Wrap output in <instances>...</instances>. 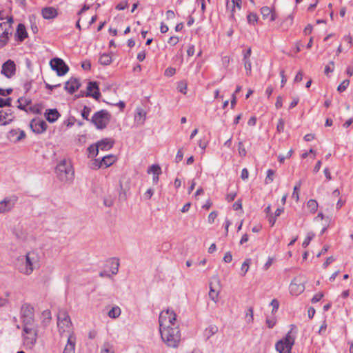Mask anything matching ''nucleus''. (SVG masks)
Here are the masks:
<instances>
[{"label":"nucleus","instance_id":"nucleus-1","mask_svg":"<svg viewBox=\"0 0 353 353\" xmlns=\"http://www.w3.org/2000/svg\"><path fill=\"white\" fill-rule=\"evenodd\" d=\"M159 332L163 342L170 347H178L181 341V332L176 321V314L172 310L161 312L159 317Z\"/></svg>","mask_w":353,"mask_h":353},{"label":"nucleus","instance_id":"nucleus-2","mask_svg":"<svg viewBox=\"0 0 353 353\" xmlns=\"http://www.w3.org/2000/svg\"><path fill=\"white\" fill-rule=\"evenodd\" d=\"M40 256L36 251H30L19 256L16 260V266L23 274L29 276L39 267Z\"/></svg>","mask_w":353,"mask_h":353},{"label":"nucleus","instance_id":"nucleus-3","mask_svg":"<svg viewBox=\"0 0 353 353\" xmlns=\"http://www.w3.org/2000/svg\"><path fill=\"white\" fill-rule=\"evenodd\" d=\"M23 343L26 348L32 349L37 343L38 327L35 323L28 321L23 325Z\"/></svg>","mask_w":353,"mask_h":353},{"label":"nucleus","instance_id":"nucleus-4","mask_svg":"<svg viewBox=\"0 0 353 353\" xmlns=\"http://www.w3.org/2000/svg\"><path fill=\"white\" fill-rule=\"evenodd\" d=\"M57 328L61 336L74 335L70 317L65 310L59 311L57 314Z\"/></svg>","mask_w":353,"mask_h":353},{"label":"nucleus","instance_id":"nucleus-5","mask_svg":"<svg viewBox=\"0 0 353 353\" xmlns=\"http://www.w3.org/2000/svg\"><path fill=\"white\" fill-rule=\"evenodd\" d=\"M57 177L64 182L71 181L74 178V170L70 161L61 160L56 167Z\"/></svg>","mask_w":353,"mask_h":353},{"label":"nucleus","instance_id":"nucleus-6","mask_svg":"<svg viewBox=\"0 0 353 353\" xmlns=\"http://www.w3.org/2000/svg\"><path fill=\"white\" fill-rule=\"evenodd\" d=\"M295 336L292 332H289L284 338L279 340L275 345L276 350L279 353H291L294 344Z\"/></svg>","mask_w":353,"mask_h":353},{"label":"nucleus","instance_id":"nucleus-7","mask_svg":"<svg viewBox=\"0 0 353 353\" xmlns=\"http://www.w3.org/2000/svg\"><path fill=\"white\" fill-rule=\"evenodd\" d=\"M12 17H8L6 21L0 22V46L3 47L9 41L12 33Z\"/></svg>","mask_w":353,"mask_h":353},{"label":"nucleus","instance_id":"nucleus-8","mask_svg":"<svg viewBox=\"0 0 353 353\" xmlns=\"http://www.w3.org/2000/svg\"><path fill=\"white\" fill-rule=\"evenodd\" d=\"M111 119V114L107 110H102L94 114L92 122L99 130H103L107 127Z\"/></svg>","mask_w":353,"mask_h":353},{"label":"nucleus","instance_id":"nucleus-9","mask_svg":"<svg viewBox=\"0 0 353 353\" xmlns=\"http://www.w3.org/2000/svg\"><path fill=\"white\" fill-rule=\"evenodd\" d=\"M209 287L208 296L214 303H217L219 301L220 293L222 289L221 281L217 276L212 278Z\"/></svg>","mask_w":353,"mask_h":353},{"label":"nucleus","instance_id":"nucleus-10","mask_svg":"<svg viewBox=\"0 0 353 353\" xmlns=\"http://www.w3.org/2000/svg\"><path fill=\"white\" fill-rule=\"evenodd\" d=\"M15 196H6L0 201V214H6L10 212L17 203Z\"/></svg>","mask_w":353,"mask_h":353},{"label":"nucleus","instance_id":"nucleus-11","mask_svg":"<svg viewBox=\"0 0 353 353\" xmlns=\"http://www.w3.org/2000/svg\"><path fill=\"white\" fill-rule=\"evenodd\" d=\"M51 68L56 71L58 76L65 75L69 70V68L60 58H53L50 61Z\"/></svg>","mask_w":353,"mask_h":353},{"label":"nucleus","instance_id":"nucleus-12","mask_svg":"<svg viewBox=\"0 0 353 353\" xmlns=\"http://www.w3.org/2000/svg\"><path fill=\"white\" fill-rule=\"evenodd\" d=\"M34 308L29 303H24L21 308V314L23 317V323L26 324V322L35 323L33 319Z\"/></svg>","mask_w":353,"mask_h":353},{"label":"nucleus","instance_id":"nucleus-13","mask_svg":"<svg viewBox=\"0 0 353 353\" xmlns=\"http://www.w3.org/2000/svg\"><path fill=\"white\" fill-rule=\"evenodd\" d=\"M30 127L34 132L41 134L47 130L48 125L43 120L36 118L32 119Z\"/></svg>","mask_w":353,"mask_h":353},{"label":"nucleus","instance_id":"nucleus-14","mask_svg":"<svg viewBox=\"0 0 353 353\" xmlns=\"http://www.w3.org/2000/svg\"><path fill=\"white\" fill-rule=\"evenodd\" d=\"M16 72V65L14 62L10 59L6 61L1 68V74L7 78L12 77Z\"/></svg>","mask_w":353,"mask_h":353},{"label":"nucleus","instance_id":"nucleus-15","mask_svg":"<svg viewBox=\"0 0 353 353\" xmlns=\"http://www.w3.org/2000/svg\"><path fill=\"white\" fill-rule=\"evenodd\" d=\"M117 160V158L114 155H108L104 157L100 162H98L97 160H94L92 163V167L94 168H99L100 167L104 166L105 168H108L112 165Z\"/></svg>","mask_w":353,"mask_h":353},{"label":"nucleus","instance_id":"nucleus-16","mask_svg":"<svg viewBox=\"0 0 353 353\" xmlns=\"http://www.w3.org/2000/svg\"><path fill=\"white\" fill-rule=\"evenodd\" d=\"M305 290L303 282L298 279H294L290 285V292L292 295L297 296L301 294Z\"/></svg>","mask_w":353,"mask_h":353},{"label":"nucleus","instance_id":"nucleus-17","mask_svg":"<svg viewBox=\"0 0 353 353\" xmlns=\"http://www.w3.org/2000/svg\"><path fill=\"white\" fill-rule=\"evenodd\" d=\"M14 118L15 117L11 110H0V125H6L14 121Z\"/></svg>","mask_w":353,"mask_h":353},{"label":"nucleus","instance_id":"nucleus-18","mask_svg":"<svg viewBox=\"0 0 353 353\" xmlns=\"http://www.w3.org/2000/svg\"><path fill=\"white\" fill-rule=\"evenodd\" d=\"M86 96L92 97L95 99H99L100 98L101 94L99 92V84L97 82H88Z\"/></svg>","mask_w":353,"mask_h":353},{"label":"nucleus","instance_id":"nucleus-19","mask_svg":"<svg viewBox=\"0 0 353 353\" xmlns=\"http://www.w3.org/2000/svg\"><path fill=\"white\" fill-rule=\"evenodd\" d=\"M114 141L111 138H105L99 141L97 144L99 150L108 151L110 150L114 145Z\"/></svg>","mask_w":353,"mask_h":353},{"label":"nucleus","instance_id":"nucleus-20","mask_svg":"<svg viewBox=\"0 0 353 353\" xmlns=\"http://www.w3.org/2000/svg\"><path fill=\"white\" fill-rule=\"evenodd\" d=\"M261 14L264 20L268 19H270V21H274L276 19V14L273 11V10L268 6H264L261 8Z\"/></svg>","mask_w":353,"mask_h":353},{"label":"nucleus","instance_id":"nucleus-21","mask_svg":"<svg viewBox=\"0 0 353 353\" xmlns=\"http://www.w3.org/2000/svg\"><path fill=\"white\" fill-rule=\"evenodd\" d=\"M146 119V112L145 111L138 107L136 109V112L134 114V122L137 125H142L145 123Z\"/></svg>","mask_w":353,"mask_h":353},{"label":"nucleus","instance_id":"nucleus-22","mask_svg":"<svg viewBox=\"0 0 353 353\" xmlns=\"http://www.w3.org/2000/svg\"><path fill=\"white\" fill-rule=\"evenodd\" d=\"M75 343H76L75 335H71L70 336H68L67 343L65 346L63 353H74L75 352Z\"/></svg>","mask_w":353,"mask_h":353},{"label":"nucleus","instance_id":"nucleus-23","mask_svg":"<svg viewBox=\"0 0 353 353\" xmlns=\"http://www.w3.org/2000/svg\"><path fill=\"white\" fill-rule=\"evenodd\" d=\"M80 86L77 79H70L65 84V89L70 94L74 92Z\"/></svg>","mask_w":353,"mask_h":353},{"label":"nucleus","instance_id":"nucleus-24","mask_svg":"<svg viewBox=\"0 0 353 353\" xmlns=\"http://www.w3.org/2000/svg\"><path fill=\"white\" fill-rule=\"evenodd\" d=\"M26 137V134L24 131L21 130L19 129L12 130L9 132L8 137L13 141H19L21 139H24Z\"/></svg>","mask_w":353,"mask_h":353},{"label":"nucleus","instance_id":"nucleus-25","mask_svg":"<svg viewBox=\"0 0 353 353\" xmlns=\"http://www.w3.org/2000/svg\"><path fill=\"white\" fill-rule=\"evenodd\" d=\"M59 117L60 114L56 109H48L45 112V117L50 123L55 122Z\"/></svg>","mask_w":353,"mask_h":353},{"label":"nucleus","instance_id":"nucleus-26","mask_svg":"<svg viewBox=\"0 0 353 353\" xmlns=\"http://www.w3.org/2000/svg\"><path fill=\"white\" fill-rule=\"evenodd\" d=\"M42 16L46 19H54L57 15V11L52 7H46L41 10Z\"/></svg>","mask_w":353,"mask_h":353},{"label":"nucleus","instance_id":"nucleus-27","mask_svg":"<svg viewBox=\"0 0 353 353\" xmlns=\"http://www.w3.org/2000/svg\"><path fill=\"white\" fill-rule=\"evenodd\" d=\"M16 37H17V39L20 41H23L28 37V33L26 32V29L24 25L21 23L18 25L16 32Z\"/></svg>","mask_w":353,"mask_h":353},{"label":"nucleus","instance_id":"nucleus-28","mask_svg":"<svg viewBox=\"0 0 353 353\" xmlns=\"http://www.w3.org/2000/svg\"><path fill=\"white\" fill-rule=\"evenodd\" d=\"M19 105L18 108L21 110H25V109L32 103V101L29 98L20 97L17 101Z\"/></svg>","mask_w":353,"mask_h":353},{"label":"nucleus","instance_id":"nucleus-29","mask_svg":"<svg viewBox=\"0 0 353 353\" xmlns=\"http://www.w3.org/2000/svg\"><path fill=\"white\" fill-rule=\"evenodd\" d=\"M108 264L110 265V272L112 274H116L119 270V262L117 259H112L108 261Z\"/></svg>","mask_w":353,"mask_h":353},{"label":"nucleus","instance_id":"nucleus-30","mask_svg":"<svg viewBox=\"0 0 353 353\" xmlns=\"http://www.w3.org/2000/svg\"><path fill=\"white\" fill-rule=\"evenodd\" d=\"M241 0H232L231 2L227 3L228 8H232V17H234V8H236L238 10L241 8Z\"/></svg>","mask_w":353,"mask_h":353},{"label":"nucleus","instance_id":"nucleus-31","mask_svg":"<svg viewBox=\"0 0 353 353\" xmlns=\"http://www.w3.org/2000/svg\"><path fill=\"white\" fill-rule=\"evenodd\" d=\"M121 308L119 306H114L109 310L108 315L111 319H117L121 315Z\"/></svg>","mask_w":353,"mask_h":353},{"label":"nucleus","instance_id":"nucleus-32","mask_svg":"<svg viewBox=\"0 0 353 353\" xmlns=\"http://www.w3.org/2000/svg\"><path fill=\"white\" fill-rule=\"evenodd\" d=\"M148 174L155 175H160L161 174V168L157 164H153L150 166L147 170Z\"/></svg>","mask_w":353,"mask_h":353},{"label":"nucleus","instance_id":"nucleus-33","mask_svg":"<svg viewBox=\"0 0 353 353\" xmlns=\"http://www.w3.org/2000/svg\"><path fill=\"white\" fill-rule=\"evenodd\" d=\"M89 157L94 158L99 154V149L98 148L97 144H93L89 146L88 148Z\"/></svg>","mask_w":353,"mask_h":353},{"label":"nucleus","instance_id":"nucleus-34","mask_svg":"<svg viewBox=\"0 0 353 353\" xmlns=\"http://www.w3.org/2000/svg\"><path fill=\"white\" fill-rule=\"evenodd\" d=\"M248 23L250 25L255 26L259 21V17L256 13L250 12L247 17Z\"/></svg>","mask_w":353,"mask_h":353},{"label":"nucleus","instance_id":"nucleus-35","mask_svg":"<svg viewBox=\"0 0 353 353\" xmlns=\"http://www.w3.org/2000/svg\"><path fill=\"white\" fill-rule=\"evenodd\" d=\"M112 57L108 54H103L99 58V63L104 65H108L112 63Z\"/></svg>","mask_w":353,"mask_h":353},{"label":"nucleus","instance_id":"nucleus-36","mask_svg":"<svg viewBox=\"0 0 353 353\" xmlns=\"http://www.w3.org/2000/svg\"><path fill=\"white\" fill-rule=\"evenodd\" d=\"M28 113L39 114L41 112L40 108L38 105H29L24 110Z\"/></svg>","mask_w":353,"mask_h":353},{"label":"nucleus","instance_id":"nucleus-37","mask_svg":"<svg viewBox=\"0 0 353 353\" xmlns=\"http://www.w3.org/2000/svg\"><path fill=\"white\" fill-rule=\"evenodd\" d=\"M307 207L312 213H314L318 209V203L314 199H310L307 203Z\"/></svg>","mask_w":353,"mask_h":353},{"label":"nucleus","instance_id":"nucleus-38","mask_svg":"<svg viewBox=\"0 0 353 353\" xmlns=\"http://www.w3.org/2000/svg\"><path fill=\"white\" fill-rule=\"evenodd\" d=\"M238 154L241 157H245L247 155V150L243 141L238 143Z\"/></svg>","mask_w":353,"mask_h":353},{"label":"nucleus","instance_id":"nucleus-39","mask_svg":"<svg viewBox=\"0 0 353 353\" xmlns=\"http://www.w3.org/2000/svg\"><path fill=\"white\" fill-rule=\"evenodd\" d=\"M275 174V172L273 170L269 169L267 170V176L265 179V184H270L274 181V176Z\"/></svg>","mask_w":353,"mask_h":353},{"label":"nucleus","instance_id":"nucleus-40","mask_svg":"<svg viewBox=\"0 0 353 353\" xmlns=\"http://www.w3.org/2000/svg\"><path fill=\"white\" fill-rule=\"evenodd\" d=\"M250 264V259H247L242 263L241 267V274L243 276H244L248 272V271L249 270Z\"/></svg>","mask_w":353,"mask_h":353},{"label":"nucleus","instance_id":"nucleus-41","mask_svg":"<svg viewBox=\"0 0 353 353\" xmlns=\"http://www.w3.org/2000/svg\"><path fill=\"white\" fill-rule=\"evenodd\" d=\"M101 353H114V350L111 345L105 343L101 347Z\"/></svg>","mask_w":353,"mask_h":353},{"label":"nucleus","instance_id":"nucleus-42","mask_svg":"<svg viewBox=\"0 0 353 353\" xmlns=\"http://www.w3.org/2000/svg\"><path fill=\"white\" fill-rule=\"evenodd\" d=\"M314 234L313 232H308L306 238L305 239V240L303 241V242L302 243V246L303 248H306L307 246H308V245L310 244V241L314 238Z\"/></svg>","mask_w":353,"mask_h":353},{"label":"nucleus","instance_id":"nucleus-43","mask_svg":"<svg viewBox=\"0 0 353 353\" xmlns=\"http://www.w3.org/2000/svg\"><path fill=\"white\" fill-rule=\"evenodd\" d=\"M154 192V190L153 188H148L143 194V198L144 200L148 201L150 200L153 196Z\"/></svg>","mask_w":353,"mask_h":353},{"label":"nucleus","instance_id":"nucleus-44","mask_svg":"<svg viewBox=\"0 0 353 353\" xmlns=\"http://www.w3.org/2000/svg\"><path fill=\"white\" fill-rule=\"evenodd\" d=\"M350 84V81L347 79H345L343 81L341 84L338 86L337 90L340 92H343L346 90V88L348 87Z\"/></svg>","mask_w":353,"mask_h":353},{"label":"nucleus","instance_id":"nucleus-45","mask_svg":"<svg viewBox=\"0 0 353 353\" xmlns=\"http://www.w3.org/2000/svg\"><path fill=\"white\" fill-rule=\"evenodd\" d=\"M244 68L246 70L247 74H250L252 71V63L250 59H243Z\"/></svg>","mask_w":353,"mask_h":353},{"label":"nucleus","instance_id":"nucleus-46","mask_svg":"<svg viewBox=\"0 0 353 353\" xmlns=\"http://www.w3.org/2000/svg\"><path fill=\"white\" fill-rule=\"evenodd\" d=\"M245 321L246 322L250 323L253 321V310L252 308H249L245 314Z\"/></svg>","mask_w":353,"mask_h":353},{"label":"nucleus","instance_id":"nucleus-47","mask_svg":"<svg viewBox=\"0 0 353 353\" xmlns=\"http://www.w3.org/2000/svg\"><path fill=\"white\" fill-rule=\"evenodd\" d=\"M334 61H330L329 63L325 67L324 72L325 74H328L330 72L334 71Z\"/></svg>","mask_w":353,"mask_h":353},{"label":"nucleus","instance_id":"nucleus-48","mask_svg":"<svg viewBox=\"0 0 353 353\" xmlns=\"http://www.w3.org/2000/svg\"><path fill=\"white\" fill-rule=\"evenodd\" d=\"M176 73V69L172 67H169L167 69H165L164 72V75L170 77L174 75Z\"/></svg>","mask_w":353,"mask_h":353},{"label":"nucleus","instance_id":"nucleus-49","mask_svg":"<svg viewBox=\"0 0 353 353\" xmlns=\"http://www.w3.org/2000/svg\"><path fill=\"white\" fill-rule=\"evenodd\" d=\"M178 90H179V92L183 93V94H186V90H187V83H185V82H179V84H178V87H177Z\"/></svg>","mask_w":353,"mask_h":353},{"label":"nucleus","instance_id":"nucleus-50","mask_svg":"<svg viewBox=\"0 0 353 353\" xmlns=\"http://www.w3.org/2000/svg\"><path fill=\"white\" fill-rule=\"evenodd\" d=\"M276 130L279 132H283L284 130V120L283 119H279L278 121V124L276 126Z\"/></svg>","mask_w":353,"mask_h":353},{"label":"nucleus","instance_id":"nucleus-51","mask_svg":"<svg viewBox=\"0 0 353 353\" xmlns=\"http://www.w3.org/2000/svg\"><path fill=\"white\" fill-rule=\"evenodd\" d=\"M10 101H11L10 98H8L6 99L0 98V108L4 107V106H10Z\"/></svg>","mask_w":353,"mask_h":353},{"label":"nucleus","instance_id":"nucleus-52","mask_svg":"<svg viewBox=\"0 0 353 353\" xmlns=\"http://www.w3.org/2000/svg\"><path fill=\"white\" fill-rule=\"evenodd\" d=\"M230 60H231V59L229 56L223 57L221 59V62H222L223 65L225 68H227L230 63Z\"/></svg>","mask_w":353,"mask_h":353},{"label":"nucleus","instance_id":"nucleus-53","mask_svg":"<svg viewBox=\"0 0 353 353\" xmlns=\"http://www.w3.org/2000/svg\"><path fill=\"white\" fill-rule=\"evenodd\" d=\"M216 216H217V213L216 212L213 211V212H210V214L208 215V222L210 223H212L214 221Z\"/></svg>","mask_w":353,"mask_h":353},{"label":"nucleus","instance_id":"nucleus-54","mask_svg":"<svg viewBox=\"0 0 353 353\" xmlns=\"http://www.w3.org/2000/svg\"><path fill=\"white\" fill-rule=\"evenodd\" d=\"M323 297V294L322 292L317 293L312 299V302L313 303H316V302L319 301Z\"/></svg>","mask_w":353,"mask_h":353},{"label":"nucleus","instance_id":"nucleus-55","mask_svg":"<svg viewBox=\"0 0 353 353\" xmlns=\"http://www.w3.org/2000/svg\"><path fill=\"white\" fill-rule=\"evenodd\" d=\"M270 305L272 307L273 312H276L279 307V302L274 299L271 301Z\"/></svg>","mask_w":353,"mask_h":353},{"label":"nucleus","instance_id":"nucleus-56","mask_svg":"<svg viewBox=\"0 0 353 353\" xmlns=\"http://www.w3.org/2000/svg\"><path fill=\"white\" fill-rule=\"evenodd\" d=\"M183 158V153L182 152V150L179 149L176 153V155L175 157V161L176 163H179L181 161H182Z\"/></svg>","mask_w":353,"mask_h":353},{"label":"nucleus","instance_id":"nucleus-57","mask_svg":"<svg viewBox=\"0 0 353 353\" xmlns=\"http://www.w3.org/2000/svg\"><path fill=\"white\" fill-rule=\"evenodd\" d=\"M266 323L269 328H272L276 324V319L274 318L267 319Z\"/></svg>","mask_w":353,"mask_h":353},{"label":"nucleus","instance_id":"nucleus-58","mask_svg":"<svg viewBox=\"0 0 353 353\" xmlns=\"http://www.w3.org/2000/svg\"><path fill=\"white\" fill-rule=\"evenodd\" d=\"M179 41V39L177 37H171L169 39L168 43L171 46H175Z\"/></svg>","mask_w":353,"mask_h":353},{"label":"nucleus","instance_id":"nucleus-59","mask_svg":"<svg viewBox=\"0 0 353 353\" xmlns=\"http://www.w3.org/2000/svg\"><path fill=\"white\" fill-rule=\"evenodd\" d=\"M283 105V98L281 96H279L276 99L275 107L276 109H280Z\"/></svg>","mask_w":353,"mask_h":353},{"label":"nucleus","instance_id":"nucleus-60","mask_svg":"<svg viewBox=\"0 0 353 353\" xmlns=\"http://www.w3.org/2000/svg\"><path fill=\"white\" fill-rule=\"evenodd\" d=\"M232 256L231 253L230 252H226L223 256V261L225 263H230L232 261Z\"/></svg>","mask_w":353,"mask_h":353},{"label":"nucleus","instance_id":"nucleus-61","mask_svg":"<svg viewBox=\"0 0 353 353\" xmlns=\"http://www.w3.org/2000/svg\"><path fill=\"white\" fill-rule=\"evenodd\" d=\"M89 114H90V109L85 107L84 109L82 111V113H81V115L82 117L85 119H88V117H89Z\"/></svg>","mask_w":353,"mask_h":353},{"label":"nucleus","instance_id":"nucleus-62","mask_svg":"<svg viewBox=\"0 0 353 353\" xmlns=\"http://www.w3.org/2000/svg\"><path fill=\"white\" fill-rule=\"evenodd\" d=\"M272 263H273V258L269 257L267 262L265 263V265L263 266V269L265 270H267L268 269H269V268L272 265Z\"/></svg>","mask_w":353,"mask_h":353},{"label":"nucleus","instance_id":"nucleus-63","mask_svg":"<svg viewBox=\"0 0 353 353\" xmlns=\"http://www.w3.org/2000/svg\"><path fill=\"white\" fill-rule=\"evenodd\" d=\"M236 196V192L229 193L226 196V200L228 202H231V201H232L235 199Z\"/></svg>","mask_w":353,"mask_h":353},{"label":"nucleus","instance_id":"nucleus-64","mask_svg":"<svg viewBox=\"0 0 353 353\" xmlns=\"http://www.w3.org/2000/svg\"><path fill=\"white\" fill-rule=\"evenodd\" d=\"M81 67L85 70H89L91 68L90 62L89 61H83L81 64Z\"/></svg>","mask_w":353,"mask_h":353}]
</instances>
